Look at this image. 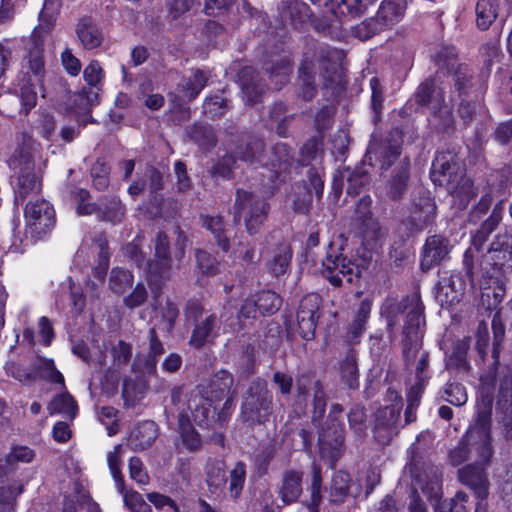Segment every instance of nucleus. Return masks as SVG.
I'll return each mask as SVG.
<instances>
[{
	"label": "nucleus",
	"mask_w": 512,
	"mask_h": 512,
	"mask_svg": "<svg viewBox=\"0 0 512 512\" xmlns=\"http://www.w3.org/2000/svg\"><path fill=\"white\" fill-rule=\"evenodd\" d=\"M512 236L504 233L496 236L486 254L480 262L481 281L480 288L488 289L495 285L493 296L501 302L506 291V274L511 271L512 265Z\"/></svg>",
	"instance_id": "1"
},
{
	"label": "nucleus",
	"mask_w": 512,
	"mask_h": 512,
	"mask_svg": "<svg viewBox=\"0 0 512 512\" xmlns=\"http://www.w3.org/2000/svg\"><path fill=\"white\" fill-rule=\"evenodd\" d=\"M424 304L419 292H413L403 297L401 300L396 298H387L381 306V315L387 323L389 334L394 332V328L399 323V316L405 314V323L403 332L417 327H425Z\"/></svg>",
	"instance_id": "2"
},
{
	"label": "nucleus",
	"mask_w": 512,
	"mask_h": 512,
	"mask_svg": "<svg viewBox=\"0 0 512 512\" xmlns=\"http://www.w3.org/2000/svg\"><path fill=\"white\" fill-rule=\"evenodd\" d=\"M8 166L14 171L15 203L23 204L30 195L41 191V178L35 173V162L28 148L18 147L7 160Z\"/></svg>",
	"instance_id": "3"
},
{
	"label": "nucleus",
	"mask_w": 512,
	"mask_h": 512,
	"mask_svg": "<svg viewBox=\"0 0 512 512\" xmlns=\"http://www.w3.org/2000/svg\"><path fill=\"white\" fill-rule=\"evenodd\" d=\"M270 205L266 199L252 192L237 189L233 205V219L235 223L243 218L249 235H255L266 222Z\"/></svg>",
	"instance_id": "4"
},
{
	"label": "nucleus",
	"mask_w": 512,
	"mask_h": 512,
	"mask_svg": "<svg viewBox=\"0 0 512 512\" xmlns=\"http://www.w3.org/2000/svg\"><path fill=\"white\" fill-rule=\"evenodd\" d=\"M273 414V394L264 380L253 381L245 392L241 405V419L253 427L266 423Z\"/></svg>",
	"instance_id": "5"
},
{
	"label": "nucleus",
	"mask_w": 512,
	"mask_h": 512,
	"mask_svg": "<svg viewBox=\"0 0 512 512\" xmlns=\"http://www.w3.org/2000/svg\"><path fill=\"white\" fill-rule=\"evenodd\" d=\"M184 315L187 321H191L194 324L188 342L190 346L200 349L207 344L213 343L214 339L218 336L220 328V321L216 314L205 313L200 301L190 299L186 303Z\"/></svg>",
	"instance_id": "6"
},
{
	"label": "nucleus",
	"mask_w": 512,
	"mask_h": 512,
	"mask_svg": "<svg viewBox=\"0 0 512 512\" xmlns=\"http://www.w3.org/2000/svg\"><path fill=\"white\" fill-rule=\"evenodd\" d=\"M344 53L337 48L321 46L317 62L323 79L322 89L327 99H334L344 91L342 61Z\"/></svg>",
	"instance_id": "7"
},
{
	"label": "nucleus",
	"mask_w": 512,
	"mask_h": 512,
	"mask_svg": "<svg viewBox=\"0 0 512 512\" xmlns=\"http://www.w3.org/2000/svg\"><path fill=\"white\" fill-rule=\"evenodd\" d=\"M504 211V200H499L493 207L490 216L481 224L479 229L473 234L471 246L465 251L463 256V269L469 285L474 288L475 271H474V252H480L483 245L488 240L490 234L498 227L502 220Z\"/></svg>",
	"instance_id": "8"
},
{
	"label": "nucleus",
	"mask_w": 512,
	"mask_h": 512,
	"mask_svg": "<svg viewBox=\"0 0 512 512\" xmlns=\"http://www.w3.org/2000/svg\"><path fill=\"white\" fill-rule=\"evenodd\" d=\"M415 450L416 447L414 445L409 449L410 458L406 465V470L434 506V504L441 500L442 496L441 475L434 466L425 468L424 463Z\"/></svg>",
	"instance_id": "9"
},
{
	"label": "nucleus",
	"mask_w": 512,
	"mask_h": 512,
	"mask_svg": "<svg viewBox=\"0 0 512 512\" xmlns=\"http://www.w3.org/2000/svg\"><path fill=\"white\" fill-rule=\"evenodd\" d=\"M342 412V405L333 404L328 416L330 423L319 434L320 454L322 458L328 460L331 469L335 467L344 452V428L335 419Z\"/></svg>",
	"instance_id": "10"
},
{
	"label": "nucleus",
	"mask_w": 512,
	"mask_h": 512,
	"mask_svg": "<svg viewBox=\"0 0 512 512\" xmlns=\"http://www.w3.org/2000/svg\"><path fill=\"white\" fill-rule=\"evenodd\" d=\"M492 403L493 398L491 395H482L481 402L478 404L476 423L466 432L473 434V437L479 441L477 451L481 460L486 464L493 455L490 434Z\"/></svg>",
	"instance_id": "11"
},
{
	"label": "nucleus",
	"mask_w": 512,
	"mask_h": 512,
	"mask_svg": "<svg viewBox=\"0 0 512 512\" xmlns=\"http://www.w3.org/2000/svg\"><path fill=\"white\" fill-rule=\"evenodd\" d=\"M447 76L451 83L452 94H456L458 98L472 97L474 100H483L487 85L468 64L457 66Z\"/></svg>",
	"instance_id": "12"
},
{
	"label": "nucleus",
	"mask_w": 512,
	"mask_h": 512,
	"mask_svg": "<svg viewBox=\"0 0 512 512\" xmlns=\"http://www.w3.org/2000/svg\"><path fill=\"white\" fill-rule=\"evenodd\" d=\"M402 401L379 408L375 413L373 433L375 440L381 445H387L398 435L401 424Z\"/></svg>",
	"instance_id": "13"
},
{
	"label": "nucleus",
	"mask_w": 512,
	"mask_h": 512,
	"mask_svg": "<svg viewBox=\"0 0 512 512\" xmlns=\"http://www.w3.org/2000/svg\"><path fill=\"white\" fill-rule=\"evenodd\" d=\"M436 210V204L429 195L419 196L413 201L409 216L401 221L400 230H403L407 237L423 231L434 222Z\"/></svg>",
	"instance_id": "14"
},
{
	"label": "nucleus",
	"mask_w": 512,
	"mask_h": 512,
	"mask_svg": "<svg viewBox=\"0 0 512 512\" xmlns=\"http://www.w3.org/2000/svg\"><path fill=\"white\" fill-rule=\"evenodd\" d=\"M371 205V197L368 195L363 196L357 202L352 218V227L355 234L361 237L367 245L376 242L381 235L380 225L372 215Z\"/></svg>",
	"instance_id": "15"
},
{
	"label": "nucleus",
	"mask_w": 512,
	"mask_h": 512,
	"mask_svg": "<svg viewBox=\"0 0 512 512\" xmlns=\"http://www.w3.org/2000/svg\"><path fill=\"white\" fill-rule=\"evenodd\" d=\"M322 174V168L311 166L307 171L308 180L295 186L293 210L296 213L307 214L310 211L313 195L312 190L318 199L322 197L324 188Z\"/></svg>",
	"instance_id": "16"
},
{
	"label": "nucleus",
	"mask_w": 512,
	"mask_h": 512,
	"mask_svg": "<svg viewBox=\"0 0 512 512\" xmlns=\"http://www.w3.org/2000/svg\"><path fill=\"white\" fill-rule=\"evenodd\" d=\"M358 272V267L351 260H348L341 253L335 252L330 246V250L322 262L321 273L331 285L340 287L343 278L351 283L353 275H357Z\"/></svg>",
	"instance_id": "17"
},
{
	"label": "nucleus",
	"mask_w": 512,
	"mask_h": 512,
	"mask_svg": "<svg viewBox=\"0 0 512 512\" xmlns=\"http://www.w3.org/2000/svg\"><path fill=\"white\" fill-rule=\"evenodd\" d=\"M25 219L32 233L38 237L49 232L55 224L53 206L44 199L29 201L25 207Z\"/></svg>",
	"instance_id": "18"
},
{
	"label": "nucleus",
	"mask_w": 512,
	"mask_h": 512,
	"mask_svg": "<svg viewBox=\"0 0 512 512\" xmlns=\"http://www.w3.org/2000/svg\"><path fill=\"white\" fill-rule=\"evenodd\" d=\"M461 174L460 158L455 151H440L436 154L431 168V179L435 184H452Z\"/></svg>",
	"instance_id": "19"
},
{
	"label": "nucleus",
	"mask_w": 512,
	"mask_h": 512,
	"mask_svg": "<svg viewBox=\"0 0 512 512\" xmlns=\"http://www.w3.org/2000/svg\"><path fill=\"white\" fill-rule=\"evenodd\" d=\"M490 461L486 464L481 458L477 459L475 464H469L458 470V478L460 482L470 488L475 496L484 500L489 495V480L485 472V466L489 465Z\"/></svg>",
	"instance_id": "20"
},
{
	"label": "nucleus",
	"mask_w": 512,
	"mask_h": 512,
	"mask_svg": "<svg viewBox=\"0 0 512 512\" xmlns=\"http://www.w3.org/2000/svg\"><path fill=\"white\" fill-rule=\"evenodd\" d=\"M450 240L442 235L429 236L422 248L420 266L427 272L449 258L451 251Z\"/></svg>",
	"instance_id": "21"
},
{
	"label": "nucleus",
	"mask_w": 512,
	"mask_h": 512,
	"mask_svg": "<svg viewBox=\"0 0 512 512\" xmlns=\"http://www.w3.org/2000/svg\"><path fill=\"white\" fill-rule=\"evenodd\" d=\"M25 67L35 77L39 85L42 86L45 77V57H44V40L35 31L28 43L27 54L24 57Z\"/></svg>",
	"instance_id": "22"
},
{
	"label": "nucleus",
	"mask_w": 512,
	"mask_h": 512,
	"mask_svg": "<svg viewBox=\"0 0 512 512\" xmlns=\"http://www.w3.org/2000/svg\"><path fill=\"white\" fill-rule=\"evenodd\" d=\"M303 492V472L286 469L281 474L277 495L284 505L296 503Z\"/></svg>",
	"instance_id": "23"
},
{
	"label": "nucleus",
	"mask_w": 512,
	"mask_h": 512,
	"mask_svg": "<svg viewBox=\"0 0 512 512\" xmlns=\"http://www.w3.org/2000/svg\"><path fill=\"white\" fill-rule=\"evenodd\" d=\"M234 384L233 375L227 370L216 372L209 380L197 386L199 394L220 401L228 396Z\"/></svg>",
	"instance_id": "24"
},
{
	"label": "nucleus",
	"mask_w": 512,
	"mask_h": 512,
	"mask_svg": "<svg viewBox=\"0 0 512 512\" xmlns=\"http://www.w3.org/2000/svg\"><path fill=\"white\" fill-rule=\"evenodd\" d=\"M267 166L275 174V177L290 173L292 170L299 173L294 149L283 142L276 143L273 146Z\"/></svg>",
	"instance_id": "25"
},
{
	"label": "nucleus",
	"mask_w": 512,
	"mask_h": 512,
	"mask_svg": "<svg viewBox=\"0 0 512 512\" xmlns=\"http://www.w3.org/2000/svg\"><path fill=\"white\" fill-rule=\"evenodd\" d=\"M75 31L82 47L86 50L100 47L105 39L103 29L91 16L79 18Z\"/></svg>",
	"instance_id": "26"
},
{
	"label": "nucleus",
	"mask_w": 512,
	"mask_h": 512,
	"mask_svg": "<svg viewBox=\"0 0 512 512\" xmlns=\"http://www.w3.org/2000/svg\"><path fill=\"white\" fill-rule=\"evenodd\" d=\"M401 154V145L396 140L385 139L372 141L367 149L366 157L372 161V155L381 163L382 169H388Z\"/></svg>",
	"instance_id": "27"
},
{
	"label": "nucleus",
	"mask_w": 512,
	"mask_h": 512,
	"mask_svg": "<svg viewBox=\"0 0 512 512\" xmlns=\"http://www.w3.org/2000/svg\"><path fill=\"white\" fill-rule=\"evenodd\" d=\"M425 327H417L415 329L402 332V357L405 368L412 370L413 363L417 360L420 353L427 352L423 349V335Z\"/></svg>",
	"instance_id": "28"
},
{
	"label": "nucleus",
	"mask_w": 512,
	"mask_h": 512,
	"mask_svg": "<svg viewBox=\"0 0 512 512\" xmlns=\"http://www.w3.org/2000/svg\"><path fill=\"white\" fill-rule=\"evenodd\" d=\"M278 9L282 21L289 22L296 29L306 24L313 15L310 7L300 0L281 1Z\"/></svg>",
	"instance_id": "29"
},
{
	"label": "nucleus",
	"mask_w": 512,
	"mask_h": 512,
	"mask_svg": "<svg viewBox=\"0 0 512 512\" xmlns=\"http://www.w3.org/2000/svg\"><path fill=\"white\" fill-rule=\"evenodd\" d=\"M371 302L364 299L359 304L355 316L347 327L345 335V343L347 348H353L354 345L359 344L361 337L366 330V325L371 313Z\"/></svg>",
	"instance_id": "30"
},
{
	"label": "nucleus",
	"mask_w": 512,
	"mask_h": 512,
	"mask_svg": "<svg viewBox=\"0 0 512 512\" xmlns=\"http://www.w3.org/2000/svg\"><path fill=\"white\" fill-rule=\"evenodd\" d=\"M410 178V160L404 157L393 170L387 184V196L393 201L400 200L408 188Z\"/></svg>",
	"instance_id": "31"
},
{
	"label": "nucleus",
	"mask_w": 512,
	"mask_h": 512,
	"mask_svg": "<svg viewBox=\"0 0 512 512\" xmlns=\"http://www.w3.org/2000/svg\"><path fill=\"white\" fill-rule=\"evenodd\" d=\"M338 372L343 385L352 390L359 388L357 353L354 348L346 349L345 355L338 362Z\"/></svg>",
	"instance_id": "32"
},
{
	"label": "nucleus",
	"mask_w": 512,
	"mask_h": 512,
	"mask_svg": "<svg viewBox=\"0 0 512 512\" xmlns=\"http://www.w3.org/2000/svg\"><path fill=\"white\" fill-rule=\"evenodd\" d=\"M158 436V427L154 421L139 423L130 433L129 444L135 451H143L151 447Z\"/></svg>",
	"instance_id": "33"
},
{
	"label": "nucleus",
	"mask_w": 512,
	"mask_h": 512,
	"mask_svg": "<svg viewBox=\"0 0 512 512\" xmlns=\"http://www.w3.org/2000/svg\"><path fill=\"white\" fill-rule=\"evenodd\" d=\"M214 401L202 394L192 395L188 400V409L191 411L194 421L201 427H208L214 418L216 408Z\"/></svg>",
	"instance_id": "34"
},
{
	"label": "nucleus",
	"mask_w": 512,
	"mask_h": 512,
	"mask_svg": "<svg viewBox=\"0 0 512 512\" xmlns=\"http://www.w3.org/2000/svg\"><path fill=\"white\" fill-rule=\"evenodd\" d=\"M314 62L305 57L298 69V91L305 101H311L317 94L315 75L313 73Z\"/></svg>",
	"instance_id": "35"
},
{
	"label": "nucleus",
	"mask_w": 512,
	"mask_h": 512,
	"mask_svg": "<svg viewBox=\"0 0 512 512\" xmlns=\"http://www.w3.org/2000/svg\"><path fill=\"white\" fill-rule=\"evenodd\" d=\"M374 0H330L325 2V6L336 17H359L373 4Z\"/></svg>",
	"instance_id": "36"
},
{
	"label": "nucleus",
	"mask_w": 512,
	"mask_h": 512,
	"mask_svg": "<svg viewBox=\"0 0 512 512\" xmlns=\"http://www.w3.org/2000/svg\"><path fill=\"white\" fill-rule=\"evenodd\" d=\"M264 69L268 74L270 82L275 90H280L289 82L292 72V63L287 57L279 58L264 64Z\"/></svg>",
	"instance_id": "37"
},
{
	"label": "nucleus",
	"mask_w": 512,
	"mask_h": 512,
	"mask_svg": "<svg viewBox=\"0 0 512 512\" xmlns=\"http://www.w3.org/2000/svg\"><path fill=\"white\" fill-rule=\"evenodd\" d=\"M445 186H448V191L460 209L467 208L470 201L477 195L473 181L463 174L454 183Z\"/></svg>",
	"instance_id": "38"
},
{
	"label": "nucleus",
	"mask_w": 512,
	"mask_h": 512,
	"mask_svg": "<svg viewBox=\"0 0 512 512\" xmlns=\"http://www.w3.org/2000/svg\"><path fill=\"white\" fill-rule=\"evenodd\" d=\"M347 179V194L358 195L370 184V174L364 164L357 165L354 169L347 168L341 174V179Z\"/></svg>",
	"instance_id": "39"
},
{
	"label": "nucleus",
	"mask_w": 512,
	"mask_h": 512,
	"mask_svg": "<svg viewBox=\"0 0 512 512\" xmlns=\"http://www.w3.org/2000/svg\"><path fill=\"white\" fill-rule=\"evenodd\" d=\"M187 137L202 150L209 151L214 148L217 138L212 126L202 123H194L186 130Z\"/></svg>",
	"instance_id": "40"
},
{
	"label": "nucleus",
	"mask_w": 512,
	"mask_h": 512,
	"mask_svg": "<svg viewBox=\"0 0 512 512\" xmlns=\"http://www.w3.org/2000/svg\"><path fill=\"white\" fill-rule=\"evenodd\" d=\"M199 220L201 226L213 235L219 248L223 252H228L230 250V240L225 234L223 217L201 214Z\"/></svg>",
	"instance_id": "41"
},
{
	"label": "nucleus",
	"mask_w": 512,
	"mask_h": 512,
	"mask_svg": "<svg viewBox=\"0 0 512 512\" xmlns=\"http://www.w3.org/2000/svg\"><path fill=\"white\" fill-rule=\"evenodd\" d=\"M172 277V260L157 259L147 262V278L151 285L161 287Z\"/></svg>",
	"instance_id": "42"
},
{
	"label": "nucleus",
	"mask_w": 512,
	"mask_h": 512,
	"mask_svg": "<svg viewBox=\"0 0 512 512\" xmlns=\"http://www.w3.org/2000/svg\"><path fill=\"white\" fill-rule=\"evenodd\" d=\"M406 0H383L377 13V17L386 27L399 22L406 10Z\"/></svg>",
	"instance_id": "43"
},
{
	"label": "nucleus",
	"mask_w": 512,
	"mask_h": 512,
	"mask_svg": "<svg viewBox=\"0 0 512 512\" xmlns=\"http://www.w3.org/2000/svg\"><path fill=\"white\" fill-rule=\"evenodd\" d=\"M240 80L242 90L247 97L249 104H255L260 101L261 95L264 93V86L258 80V74L252 67H246L241 71Z\"/></svg>",
	"instance_id": "44"
},
{
	"label": "nucleus",
	"mask_w": 512,
	"mask_h": 512,
	"mask_svg": "<svg viewBox=\"0 0 512 512\" xmlns=\"http://www.w3.org/2000/svg\"><path fill=\"white\" fill-rule=\"evenodd\" d=\"M414 97L415 102L420 106H427L433 99L441 104L444 102V91L441 88H436L433 77H428L418 86Z\"/></svg>",
	"instance_id": "45"
},
{
	"label": "nucleus",
	"mask_w": 512,
	"mask_h": 512,
	"mask_svg": "<svg viewBox=\"0 0 512 512\" xmlns=\"http://www.w3.org/2000/svg\"><path fill=\"white\" fill-rule=\"evenodd\" d=\"M499 12L497 0H478L475 7L476 25L481 30H487L496 20Z\"/></svg>",
	"instance_id": "46"
},
{
	"label": "nucleus",
	"mask_w": 512,
	"mask_h": 512,
	"mask_svg": "<svg viewBox=\"0 0 512 512\" xmlns=\"http://www.w3.org/2000/svg\"><path fill=\"white\" fill-rule=\"evenodd\" d=\"M479 441L473 437V434L466 433L459 444L450 451L449 459L450 463L453 466H458L465 462L472 451H475L477 456L479 457V453L477 451Z\"/></svg>",
	"instance_id": "47"
},
{
	"label": "nucleus",
	"mask_w": 512,
	"mask_h": 512,
	"mask_svg": "<svg viewBox=\"0 0 512 512\" xmlns=\"http://www.w3.org/2000/svg\"><path fill=\"white\" fill-rule=\"evenodd\" d=\"M149 353L145 359L143 372L147 374H155L158 357L164 354L165 349L163 343L159 339L155 328H150L148 333Z\"/></svg>",
	"instance_id": "48"
},
{
	"label": "nucleus",
	"mask_w": 512,
	"mask_h": 512,
	"mask_svg": "<svg viewBox=\"0 0 512 512\" xmlns=\"http://www.w3.org/2000/svg\"><path fill=\"white\" fill-rule=\"evenodd\" d=\"M265 150V143L261 138L252 137L244 147L240 146L236 149L237 158L250 164L260 162Z\"/></svg>",
	"instance_id": "49"
},
{
	"label": "nucleus",
	"mask_w": 512,
	"mask_h": 512,
	"mask_svg": "<svg viewBox=\"0 0 512 512\" xmlns=\"http://www.w3.org/2000/svg\"><path fill=\"white\" fill-rule=\"evenodd\" d=\"M435 129L442 134L451 135L455 131V117L453 109L448 105L441 103L433 111Z\"/></svg>",
	"instance_id": "50"
},
{
	"label": "nucleus",
	"mask_w": 512,
	"mask_h": 512,
	"mask_svg": "<svg viewBox=\"0 0 512 512\" xmlns=\"http://www.w3.org/2000/svg\"><path fill=\"white\" fill-rule=\"evenodd\" d=\"M469 346V339L457 341L453 346L452 353L446 359V368L464 371L469 370L470 366L467 360Z\"/></svg>",
	"instance_id": "51"
},
{
	"label": "nucleus",
	"mask_w": 512,
	"mask_h": 512,
	"mask_svg": "<svg viewBox=\"0 0 512 512\" xmlns=\"http://www.w3.org/2000/svg\"><path fill=\"white\" fill-rule=\"evenodd\" d=\"M323 143L316 137L308 139L299 151V158L297 159V165L299 168L309 166L312 162L321 158L323 155Z\"/></svg>",
	"instance_id": "52"
},
{
	"label": "nucleus",
	"mask_w": 512,
	"mask_h": 512,
	"mask_svg": "<svg viewBox=\"0 0 512 512\" xmlns=\"http://www.w3.org/2000/svg\"><path fill=\"white\" fill-rule=\"evenodd\" d=\"M434 62L439 70L445 71L446 75L462 63L458 62V53L454 46H441L433 56Z\"/></svg>",
	"instance_id": "53"
},
{
	"label": "nucleus",
	"mask_w": 512,
	"mask_h": 512,
	"mask_svg": "<svg viewBox=\"0 0 512 512\" xmlns=\"http://www.w3.org/2000/svg\"><path fill=\"white\" fill-rule=\"evenodd\" d=\"M33 371L36 375L39 373L42 378L49 382L60 384L62 387H65L64 376L57 370L52 359L39 357L38 361L33 364Z\"/></svg>",
	"instance_id": "54"
},
{
	"label": "nucleus",
	"mask_w": 512,
	"mask_h": 512,
	"mask_svg": "<svg viewBox=\"0 0 512 512\" xmlns=\"http://www.w3.org/2000/svg\"><path fill=\"white\" fill-rule=\"evenodd\" d=\"M48 410L50 414H63L73 419L77 413V404L68 392H64L52 399L48 405Z\"/></svg>",
	"instance_id": "55"
},
{
	"label": "nucleus",
	"mask_w": 512,
	"mask_h": 512,
	"mask_svg": "<svg viewBox=\"0 0 512 512\" xmlns=\"http://www.w3.org/2000/svg\"><path fill=\"white\" fill-rule=\"evenodd\" d=\"M311 476V496L306 506L309 512H319V504L322 500V469L315 462L311 465Z\"/></svg>",
	"instance_id": "56"
},
{
	"label": "nucleus",
	"mask_w": 512,
	"mask_h": 512,
	"mask_svg": "<svg viewBox=\"0 0 512 512\" xmlns=\"http://www.w3.org/2000/svg\"><path fill=\"white\" fill-rule=\"evenodd\" d=\"M74 105L79 113L83 112V117L89 116V121L93 122L90 115V109L99 103V94L95 88H83L74 96Z\"/></svg>",
	"instance_id": "57"
},
{
	"label": "nucleus",
	"mask_w": 512,
	"mask_h": 512,
	"mask_svg": "<svg viewBox=\"0 0 512 512\" xmlns=\"http://www.w3.org/2000/svg\"><path fill=\"white\" fill-rule=\"evenodd\" d=\"M228 481L230 497L236 500L240 497L246 482V464L244 462L235 463L229 472Z\"/></svg>",
	"instance_id": "58"
},
{
	"label": "nucleus",
	"mask_w": 512,
	"mask_h": 512,
	"mask_svg": "<svg viewBox=\"0 0 512 512\" xmlns=\"http://www.w3.org/2000/svg\"><path fill=\"white\" fill-rule=\"evenodd\" d=\"M321 297L317 293H310L304 296L297 310V318H308L318 321Z\"/></svg>",
	"instance_id": "59"
},
{
	"label": "nucleus",
	"mask_w": 512,
	"mask_h": 512,
	"mask_svg": "<svg viewBox=\"0 0 512 512\" xmlns=\"http://www.w3.org/2000/svg\"><path fill=\"white\" fill-rule=\"evenodd\" d=\"M430 364V354L429 352L420 353L415 363H413L412 369H414L415 373V384L411 387L417 391H423L425 386L428 384L430 376L428 373V368Z\"/></svg>",
	"instance_id": "60"
},
{
	"label": "nucleus",
	"mask_w": 512,
	"mask_h": 512,
	"mask_svg": "<svg viewBox=\"0 0 512 512\" xmlns=\"http://www.w3.org/2000/svg\"><path fill=\"white\" fill-rule=\"evenodd\" d=\"M350 487V476L347 472L336 471L331 479L330 492L334 502H342L348 495Z\"/></svg>",
	"instance_id": "61"
},
{
	"label": "nucleus",
	"mask_w": 512,
	"mask_h": 512,
	"mask_svg": "<svg viewBox=\"0 0 512 512\" xmlns=\"http://www.w3.org/2000/svg\"><path fill=\"white\" fill-rule=\"evenodd\" d=\"M133 284L132 273L124 268L115 267L111 270L109 287L116 294H122Z\"/></svg>",
	"instance_id": "62"
},
{
	"label": "nucleus",
	"mask_w": 512,
	"mask_h": 512,
	"mask_svg": "<svg viewBox=\"0 0 512 512\" xmlns=\"http://www.w3.org/2000/svg\"><path fill=\"white\" fill-rule=\"evenodd\" d=\"M253 297L262 316L275 313L282 304L280 296L273 291H262Z\"/></svg>",
	"instance_id": "63"
},
{
	"label": "nucleus",
	"mask_w": 512,
	"mask_h": 512,
	"mask_svg": "<svg viewBox=\"0 0 512 512\" xmlns=\"http://www.w3.org/2000/svg\"><path fill=\"white\" fill-rule=\"evenodd\" d=\"M467 501L468 495L463 491H459L454 497L440 500L437 504H434V509L435 512H467Z\"/></svg>",
	"instance_id": "64"
}]
</instances>
